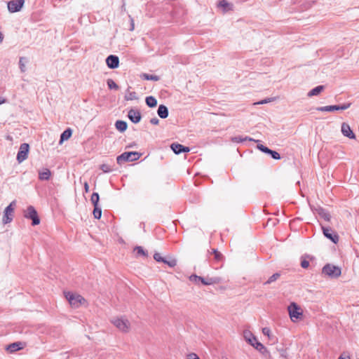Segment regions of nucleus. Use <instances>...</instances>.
<instances>
[{"mask_svg":"<svg viewBox=\"0 0 359 359\" xmlns=\"http://www.w3.org/2000/svg\"><path fill=\"white\" fill-rule=\"evenodd\" d=\"M114 325L123 333L129 332L131 327L130 322L126 316L117 318L114 320Z\"/></svg>","mask_w":359,"mask_h":359,"instance_id":"7ed1b4c3","label":"nucleus"},{"mask_svg":"<svg viewBox=\"0 0 359 359\" xmlns=\"http://www.w3.org/2000/svg\"><path fill=\"white\" fill-rule=\"evenodd\" d=\"M72 134V130L70 128L66 129L60 135V143L61 144L62 142L67 140Z\"/></svg>","mask_w":359,"mask_h":359,"instance_id":"b1692460","label":"nucleus"},{"mask_svg":"<svg viewBox=\"0 0 359 359\" xmlns=\"http://www.w3.org/2000/svg\"><path fill=\"white\" fill-rule=\"evenodd\" d=\"M7 102V100L4 97H0V104Z\"/></svg>","mask_w":359,"mask_h":359,"instance_id":"3c124183","label":"nucleus"},{"mask_svg":"<svg viewBox=\"0 0 359 359\" xmlns=\"http://www.w3.org/2000/svg\"><path fill=\"white\" fill-rule=\"evenodd\" d=\"M322 273L332 278H337L341 276V271L339 266L327 264L323 267Z\"/></svg>","mask_w":359,"mask_h":359,"instance_id":"39448f33","label":"nucleus"},{"mask_svg":"<svg viewBox=\"0 0 359 359\" xmlns=\"http://www.w3.org/2000/svg\"><path fill=\"white\" fill-rule=\"evenodd\" d=\"M189 280L193 282V283H197L198 281L201 280V276H198L197 275L193 274V275L189 276Z\"/></svg>","mask_w":359,"mask_h":359,"instance_id":"ea45409f","label":"nucleus"},{"mask_svg":"<svg viewBox=\"0 0 359 359\" xmlns=\"http://www.w3.org/2000/svg\"><path fill=\"white\" fill-rule=\"evenodd\" d=\"M154 259L158 262H164L165 257H161L160 253L156 252L154 255Z\"/></svg>","mask_w":359,"mask_h":359,"instance_id":"58836bf2","label":"nucleus"},{"mask_svg":"<svg viewBox=\"0 0 359 359\" xmlns=\"http://www.w3.org/2000/svg\"><path fill=\"white\" fill-rule=\"evenodd\" d=\"M140 76L142 79H143L144 80H150V81H157L160 79L158 76L148 74H145V73L142 74Z\"/></svg>","mask_w":359,"mask_h":359,"instance_id":"bb28decb","label":"nucleus"},{"mask_svg":"<svg viewBox=\"0 0 359 359\" xmlns=\"http://www.w3.org/2000/svg\"><path fill=\"white\" fill-rule=\"evenodd\" d=\"M100 196L97 193H93L90 198V201L94 206H98Z\"/></svg>","mask_w":359,"mask_h":359,"instance_id":"2f4dec72","label":"nucleus"},{"mask_svg":"<svg viewBox=\"0 0 359 359\" xmlns=\"http://www.w3.org/2000/svg\"><path fill=\"white\" fill-rule=\"evenodd\" d=\"M257 147L259 150H260L261 151H262L263 153H265V154L266 153V151H268V149H269L267 147H266L263 144H257Z\"/></svg>","mask_w":359,"mask_h":359,"instance_id":"37998d69","label":"nucleus"},{"mask_svg":"<svg viewBox=\"0 0 359 359\" xmlns=\"http://www.w3.org/2000/svg\"><path fill=\"white\" fill-rule=\"evenodd\" d=\"M65 296L72 307L78 308L85 302V299L80 294L65 292Z\"/></svg>","mask_w":359,"mask_h":359,"instance_id":"20e7f679","label":"nucleus"},{"mask_svg":"<svg viewBox=\"0 0 359 359\" xmlns=\"http://www.w3.org/2000/svg\"><path fill=\"white\" fill-rule=\"evenodd\" d=\"M29 146L27 143H23L20 145L19 151L17 154V161L18 163H22L27 158Z\"/></svg>","mask_w":359,"mask_h":359,"instance_id":"9d476101","label":"nucleus"},{"mask_svg":"<svg viewBox=\"0 0 359 359\" xmlns=\"http://www.w3.org/2000/svg\"><path fill=\"white\" fill-rule=\"evenodd\" d=\"M351 106V102H346L342 104L338 105H329L325 107H319L317 108V110L319 111H328L332 112L338 110H346L348 109Z\"/></svg>","mask_w":359,"mask_h":359,"instance_id":"6e6552de","label":"nucleus"},{"mask_svg":"<svg viewBox=\"0 0 359 359\" xmlns=\"http://www.w3.org/2000/svg\"><path fill=\"white\" fill-rule=\"evenodd\" d=\"M312 210L314 213L318 214L321 218L325 219L327 222H330L331 219V215L325 209L323 208L320 206L313 207L312 208Z\"/></svg>","mask_w":359,"mask_h":359,"instance_id":"4468645a","label":"nucleus"},{"mask_svg":"<svg viewBox=\"0 0 359 359\" xmlns=\"http://www.w3.org/2000/svg\"><path fill=\"white\" fill-rule=\"evenodd\" d=\"M84 189L86 192H88L89 191V185L87 182L84 183Z\"/></svg>","mask_w":359,"mask_h":359,"instance_id":"8fccbe9b","label":"nucleus"},{"mask_svg":"<svg viewBox=\"0 0 359 359\" xmlns=\"http://www.w3.org/2000/svg\"><path fill=\"white\" fill-rule=\"evenodd\" d=\"M25 3L24 0H13L8 3V9L11 13L20 11Z\"/></svg>","mask_w":359,"mask_h":359,"instance_id":"f8f14e48","label":"nucleus"},{"mask_svg":"<svg viewBox=\"0 0 359 359\" xmlns=\"http://www.w3.org/2000/svg\"><path fill=\"white\" fill-rule=\"evenodd\" d=\"M324 236L332 241L334 243H337L339 241V236L337 233L330 227L322 226Z\"/></svg>","mask_w":359,"mask_h":359,"instance_id":"9b49d317","label":"nucleus"},{"mask_svg":"<svg viewBox=\"0 0 359 359\" xmlns=\"http://www.w3.org/2000/svg\"><path fill=\"white\" fill-rule=\"evenodd\" d=\"M128 118L133 123H138L142 119V115L140 110L131 108L128 112Z\"/></svg>","mask_w":359,"mask_h":359,"instance_id":"ddd939ff","label":"nucleus"},{"mask_svg":"<svg viewBox=\"0 0 359 359\" xmlns=\"http://www.w3.org/2000/svg\"><path fill=\"white\" fill-rule=\"evenodd\" d=\"M341 133L344 136H346L350 139H355V134L351 129V127L349 126V125L346 123H343L341 124Z\"/></svg>","mask_w":359,"mask_h":359,"instance_id":"dca6fc26","label":"nucleus"},{"mask_svg":"<svg viewBox=\"0 0 359 359\" xmlns=\"http://www.w3.org/2000/svg\"><path fill=\"white\" fill-rule=\"evenodd\" d=\"M51 176V172L48 168L39 170V179L40 180H48Z\"/></svg>","mask_w":359,"mask_h":359,"instance_id":"a211bd4d","label":"nucleus"},{"mask_svg":"<svg viewBox=\"0 0 359 359\" xmlns=\"http://www.w3.org/2000/svg\"><path fill=\"white\" fill-rule=\"evenodd\" d=\"M116 128L121 133H123L128 128V124L125 121L118 120L115 123Z\"/></svg>","mask_w":359,"mask_h":359,"instance_id":"aec40b11","label":"nucleus"},{"mask_svg":"<svg viewBox=\"0 0 359 359\" xmlns=\"http://www.w3.org/2000/svg\"><path fill=\"white\" fill-rule=\"evenodd\" d=\"M280 276V273H275L269 278L264 283V285L271 284V283L276 281Z\"/></svg>","mask_w":359,"mask_h":359,"instance_id":"c85d7f7f","label":"nucleus"},{"mask_svg":"<svg viewBox=\"0 0 359 359\" xmlns=\"http://www.w3.org/2000/svg\"><path fill=\"white\" fill-rule=\"evenodd\" d=\"M107 85H108L109 89H112V80L111 79L107 80Z\"/></svg>","mask_w":359,"mask_h":359,"instance_id":"09e8293b","label":"nucleus"},{"mask_svg":"<svg viewBox=\"0 0 359 359\" xmlns=\"http://www.w3.org/2000/svg\"><path fill=\"white\" fill-rule=\"evenodd\" d=\"M27 62V59L25 57H20L19 61L20 68L22 72H25L26 70L25 63Z\"/></svg>","mask_w":359,"mask_h":359,"instance_id":"e433bc0d","label":"nucleus"},{"mask_svg":"<svg viewBox=\"0 0 359 359\" xmlns=\"http://www.w3.org/2000/svg\"><path fill=\"white\" fill-rule=\"evenodd\" d=\"M173 152L176 154H180L181 153L189 152L190 151L189 147H185L182 144L178 143H172L170 146Z\"/></svg>","mask_w":359,"mask_h":359,"instance_id":"2eb2a0df","label":"nucleus"},{"mask_svg":"<svg viewBox=\"0 0 359 359\" xmlns=\"http://www.w3.org/2000/svg\"><path fill=\"white\" fill-rule=\"evenodd\" d=\"M203 285H210L213 284H217L220 282V278L218 277H206L203 278L201 276L200 280Z\"/></svg>","mask_w":359,"mask_h":359,"instance_id":"f3484780","label":"nucleus"},{"mask_svg":"<svg viewBox=\"0 0 359 359\" xmlns=\"http://www.w3.org/2000/svg\"><path fill=\"white\" fill-rule=\"evenodd\" d=\"M212 253L214 255L215 259L216 261L219 262V261H221L223 259L222 255L217 250L212 249Z\"/></svg>","mask_w":359,"mask_h":359,"instance_id":"f704fd0d","label":"nucleus"},{"mask_svg":"<svg viewBox=\"0 0 359 359\" xmlns=\"http://www.w3.org/2000/svg\"><path fill=\"white\" fill-rule=\"evenodd\" d=\"M146 104L149 107H155L157 105V100L153 96H148L145 100Z\"/></svg>","mask_w":359,"mask_h":359,"instance_id":"a878e982","label":"nucleus"},{"mask_svg":"<svg viewBox=\"0 0 359 359\" xmlns=\"http://www.w3.org/2000/svg\"><path fill=\"white\" fill-rule=\"evenodd\" d=\"M4 36L1 32H0V43L3 41Z\"/></svg>","mask_w":359,"mask_h":359,"instance_id":"5fc2aeb1","label":"nucleus"},{"mask_svg":"<svg viewBox=\"0 0 359 359\" xmlns=\"http://www.w3.org/2000/svg\"><path fill=\"white\" fill-rule=\"evenodd\" d=\"M21 348H22L21 346V343L15 342V343L9 344L7 346L6 350L11 353H13L16 351L20 350Z\"/></svg>","mask_w":359,"mask_h":359,"instance_id":"4be33fe9","label":"nucleus"},{"mask_svg":"<svg viewBox=\"0 0 359 359\" xmlns=\"http://www.w3.org/2000/svg\"><path fill=\"white\" fill-rule=\"evenodd\" d=\"M157 114L160 118H166L169 114L168 107L164 104H160L157 110Z\"/></svg>","mask_w":359,"mask_h":359,"instance_id":"6ab92c4d","label":"nucleus"},{"mask_svg":"<svg viewBox=\"0 0 359 359\" xmlns=\"http://www.w3.org/2000/svg\"><path fill=\"white\" fill-rule=\"evenodd\" d=\"M106 62H107V66L110 68V69H112V55H109L107 59H106Z\"/></svg>","mask_w":359,"mask_h":359,"instance_id":"79ce46f5","label":"nucleus"},{"mask_svg":"<svg viewBox=\"0 0 359 359\" xmlns=\"http://www.w3.org/2000/svg\"><path fill=\"white\" fill-rule=\"evenodd\" d=\"M275 100H276V97H269V98H266L264 100H261L259 102H257L255 103V104H266V103L273 102Z\"/></svg>","mask_w":359,"mask_h":359,"instance_id":"4c0bfd02","label":"nucleus"},{"mask_svg":"<svg viewBox=\"0 0 359 359\" xmlns=\"http://www.w3.org/2000/svg\"><path fill=\"white\" fill-rule=\"evenodd\" d=\"M217 6H218V7L223 8L224 11H226L228 10H231V8H232V4H229L226 0H220L218 2Z\"/></svg>","mask_w":359,"mask_h":359,"instance_id":"393cba45","label":"nucleus"},{"mask_svg":"<svg viewBox=\"0 0 359 359\" xmlns=\"http://www.w3.org/2000/svg\"><path fill=\"white\" fill-rule=\"evenodd\" d=\"M131 24H130V31H133L134 29V22H133V20L131 18Z\"/></svg>","mask_w":359,"mask_h":359,"instance_id":"603ef678","label":"nucleus"},{"mask_svg":"<svg viewBox=\"0 0 359 359\" xmlns=\"http://www.w3.org/2000/svg\"><path fill=\"white\" fill-rule=\"evenodd\" d=\"M24 217L27 219H32V224L33 226L38 225L40 223V219L38 216L37 212L32 205L28 206L24 211Z\"/></svg>","mask_w":359,"mask_h":359,"instance_id":"423d86ee","label":"nucleus"},{"mask_svg":"<svg viewBox=\"0 0 359 359\" xmlns=\"http://www.w3.org/2000/svg\"><path fill=\"white\" fill-rule=\"evenodd\" d=\"M100 169L104 172H108L111 170V168H110V166L109 165H107V164H102L100 165Z\"/></svg>","mask_w":359,"mask_h":359,"instance_id":"a19ab883","label":"nucleus"},{"mask_svg":"<svg viewBox=\"0 0 359 359\" xmlns=\"http://www.w3.org/2000/svg\"><path fill=\"white\" fill-rule=\"evenodd\" d=\"M93 216L95 219H100L102 216V210L98 206H94Z\"/></svg>","mask_w":359,"mask_h":359,"instance_id":"72a5a7b5","label":"nucleus"},{"mask_svg":"<svg viewBox=\"0 0 359 359\" xmlns=\"http://www.w3.org/2000/svg\"><path fill=\"white\" fill-rule=\"evenodd\" d=\"M307 258H309V255L302 256L301 258V266L303 269H307L309 266V262L306 259Z\"/></svg>","mask_w":359,"mask_h":359,"instance_id":"7c9ffc66","label":"nucleus"},{"mask_svg":"<svg viewBox=\"0 0 359 359\" xmlns=\"http://www.w3.org/2000/svg\"><path fill=\"white\" fill-rule=\"evenodd\" d=\"M141 156V154L137 151H126L123 153L121 155L117 156L116 161L119 165L123 164L125 162L134 161L139 159Z\"/></svg>","mask_w":359,"mask_h":359,"instance_id":"f03ea898","label":"nucleus"},{"mask_svg":"<svg viewBox=\"0 0 359 359\" xmlns=\"http://www.w3.org/2000/svg\"><path fill=\"white\" fill-rule=\"evenodd\" d=\"M338 359H349L348 357H343L342 355H341Z\"/></svg>","mask_w":359,"mask_h":359,"instance_id":"6e6d98bb","label":"nucleus"},{"mask_svg":"<svg viewBox=\"0 0 359 359\" xmlns=\"http://www.w3.org/2000/svg\"><path fill=\"white\" fill-rule=\"evenodd\" d=\"M243 335L245 340L257 351L262 352V350L265 349L264 345L257 339L255 335L250 330H244Z\"/></svg>","mask_w":359,"mask_h":359,"instance_id":"f257e3e1","label":"nucleus"},{"mask_svg":"<svg viewBox=\"0 0 359 359\" xmlns=\"http://www.w3.org/2000/svg\"><path fill=\"white\" fill-rule=\"evenodd\" d=\"M119 65V58L118 56L114 55V69H116Z\"/></svg>","mask_w":359,"mask_h":359,"instance_id":"c03bdc74","label":"nucleus"},{"mask_svg":"<svg viewBox=\"0 0 359 359\" xmlns=\"http://www.w3.org/2000/svg\"><path fill=\"white\" fill-rule=\"evenodd\" d=\"M290 318L292 321L295 322L302 316L301 308L297 304L292 302L287 307Z\"/></svg>","mask_w":359,"mask_h":359,"instance_id":"0eeeda50","label":"nucleus"},{"mask_svg":"<svg viewBox=\"0 0 359 359\" xmlns=\"http://www.w3.org/2000/svg\"><path fill=\"white\" fill-rule=\"evenodd\" d=\"M16 205L15 201H12L5 209L4 217L2 219L3 223L7 224L13 220L14 209Z\"/></svg>","mask_w":359,"mask_h":359,"instance_id":"1a4fd4ad","label":"nucleus"},{"mask_svg":"<svg viewBox=\"0 0 359 359\" xmlns=\"http://www.w3.org/2000/svg\"><path fill=\"white\" fill-rule=\"evenodd\" d=\"M134 252L135 253L136 257H148L147 251L144 250L143 249V248L141 246H136L134 248Z\"/></svg>","mask_w":359,"mask_h":359,"instance_id":"412c9836","label":"nucleus"},{"mask_svg":"<svg viewBox=\"0 0 359 359\" xmlns=\"http://www.w3.org/2000/svg\"><path fill=\"white\" fill-rule=\"evenodd\" d=\"M266 154L270 155L271 158L275 160H278L280 158V155L277 151L271 150L269 148L268 149V151Z\"/></svg>","mask_w":359,"mask_h":359,"instance_id":"c756f323","label":"nucleus"},{"mask_svg":"<svg viewBox=\"0 0 359 359\" xmlns=\"http://www.w3.org/2000/svg\"><path fill=\"white\" fill-rule=\"evenodd\" d=\"M118 89V86L115 82H114V90H116Z\"/></svg>","mask_w":359,"mask_h":359,"instance_id":"864d4df0","label":"nucleus"},{"mask_svg":"<svg viewBox=\"0 0 359 359\" xmlns=\"http://www.w3.org/2000/svg\"><path fill=\"white\" fill-rule=\"evenodd\" d=\"M150 123L153 125H158L159 123V120L156 117H154L151 118Z\"/></svg>","mask_w":359,"mask_h":359,"instance_id":"de8ad7c7","label":"nucleus"},{"mask_svg":"<svg viewBox=\"0 0 359 359\" xmlns=\"http://www.w3.org/2000/svg\"><path fill=\"white\" fill-rule=\"evenodd\" d=\"M324 86H318L308 93V96L312 97L318 95L324 90Z\"/></svg>","mask_w":359,"mask_h":359,"instance_id":"5701e85b","label":"nucleus"},{"mask_svg":"<svg viewBox=\"0 0 359 359\" xmlns=\"http://www.w3.org/2000/svg\"><path fill=\"white\" fill-rule=\"evenodd\" d=\"M187 359H200V358L196 353H190L187 355Z\"/></svg>","mask_w":359,"mask_h":359,"instance_id":"49530a36","label":"nucleus"},{"mask_svg":"<svg viewBox=\"0 0 359 359\" xmlns=\"http://www.w3.org/2000/svg\"><path fill=\"white\" fill-rule=\"evenodd\" d=\"M262 333L270 338L271 330L269 327L262 328Z\"/></svg>","mask_w":359,"mask_h":359,"instance_id":"a18cd8bd","label":"nucleus"},{"mask_svg":"<svg viewBox=\"0 0 359 359\" xmlns=\"http://www.w3.org/2000/svg\"><path fill=\"white\" fill-rule=\"evenodd\" d=\"M163 262L168 264L170 267H175L177 265V260L172 258L168 260L165 258Z\"/></svg>","mask_w":359,"mask_h":359,"instance_id":"c9c22d12","label":"nucleus"},{"mask_svg":"<svg viewBox=\"0 0 359 359\" xmlns=\"http://www.w3.org/2000/svg\"><path fill=\"white\" fill-rule=\"evenodd\" d=\"M126 100H137V93L135 91L130 92L128 90L124 97Z\"/></svg>","mask_w":359,"mask_h":359,"instance_id":"cd10ccee","label":"nucleus"},{"mask_svg":"<svg viewBox=\"0 0 359 359\" xmlns=\"http://www.w3.org/2000/svg\"><path fill=\"white\" fill-rule=\"evenodd\" d=\"M231 140H232V141L233 142H236V143L242 142H243L245 140H248L249 141H255V140H253V139H252L250 137H245L244 138H242L240 136L233 137H232Z\"/></svg>","mask_w":359,"mask_h":359,"instance_id":"473e14b6","label":"nucleus"}]
</instances>
